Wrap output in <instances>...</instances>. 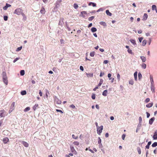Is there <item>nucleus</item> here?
Segmentation results:
<instances>
[{
    "instance_id": "obj_37",
    "label": "nucleus",
    "mask_w": 157,
    "mask_h": 157,
    "mask_svg": "<svg viewBox=\"0 0 157 157\" xmlns=\"http://www.w3.org/2000/svg\"><path fill=\"white\" fill-rule=\"evenodd\" d=\"M73 6L75 9H77L78 8V5L76 3H75L74 4Z\"/></svg>"
},
{
    "instance_id": "obj_7",
    "label": "nucleus",
    "mask_w": 157,
    "mask_h": 157,
    "mask_svg": "<svg viewBox=\"0 0 157 157\" xmlns=\"http://www.w3.org/2000/svg\"><path fill=\"white\" fill-rule=\"evenodd\" d=\"M70 149L72 152L75 155L77 154V152L74 149V148L73 147L71 146Z\"/></svg>"
},
{
    "instance_id": "obj_46",
    "label": "nucleus",
    "mask_w": 157,
    "mask_h": 157,
    "mask_svg": "<svg viewBox=\"0 0 157 157\" xmlns=\"http://www.w3.org/2000/svg\"><path fill=\"white\" fill-rule=\"evenodd\" d=\"M91 98L93 99H95V94H92Z\"/></svg>"
},
{
    "instance_id": "obj_4",
    "label": "nucleus",
    "mask_w": 157,
    "mask_h": 157,
    "mask_svg": "<svg viewBox=\"0 0 157 157\" xmlns=\"http://www.w3.org/2000/svg\"><path fill=\"white\" fill-rule=\"evenodd\" d=\"M15 102H13L11 104L10 106V107L9 111V113H10L14 109V106H15Z\"/></svg>"
},
{
    "instance_id": "obj_51",
    "label": "nucleus",
    "mask_w": 157,
    "mask_h": 157,
    "mask_svg": "<svg viewBox=\"0 0 157 157\" xmlns=\"http://www.w3.org/2000/svg\"><path fill=\"white\" fill-rule=\"evenodd\" d=\"M4 19L5 21H6L8 20V17L6 16H4Z\"/></svg>"
},
{
    "instance_id": "obj_10",
    "label": "nucleus",
    "mask_w": 157,
    "mask_h": 157,
    "mask_svg": "<svg viewBox=\"0 0 157 157\" xmlns=\"http://www.w3.org/2000/svg\"><path fill=\"white\" fill-rule=\"evenodd\" d=\"M147 14L146 13H144L143 17V20L144 21H146L147 19Z\"/></svg>"
},
{
    "instance_id": "obj_21",
    "label": "nucleus",
    "mask_w": 157,
    "mask_h": 157,
    "mask_svg": "<svg viewBox=\"0 0 157 157\" xmlns=\"http://www.w3.org/2000/svg\"><path fill=\"white\" fill-rule=\"evenodd\" d=\"M106 14L108 16H112V13H110L109 10H106L105 11Z\"/></svg>"
},
{
    "instance_id": "obj_39",
    "label": "nucleus",
    "mask_w": 157,
    "mask_h": 157,
    "mask_svg": "<svg viewBox=\"0 0 157 157\" xmlns=\"http://www.w3.org/2000/svg\"><path fill=\"white\" fill-rule=\"evenodd\" d=\"M157 146V142H155L152 145V146L153 147H155Z\"/></svg>"
},
{
    "instance_id": "obj_42",
    "label": "nucleus",
    "mask_w": 157,
    "mask_h": 157,
    "mask_svg": "<svg viewBox=\"0 0 157 157\" xmlns=\"http://www.w3.org/2000/svg\"><path fill=\"white\" fill-rule=\"evenodd\" d=\"M72 137L75 139H77L78 138V136H75L74 134L72 135Z\"/></svg>"
},
{
    "instance_id": "obj_27",
    "label": "nucleus",
    "mask_w": 157,
    "mask_h": 157,
    "mask_svg": "<svg viewBox=\"0 0 157 157\" xmlns=\"http://www.w3.org/2000/svg\"><path fill=\"white\" fill-rule=\"evenodd\" d=\"M86 12L85 11H82L81 13V16L84 17L85 16L84 15V14H86Z\"/></svg>"
},
{
    "instance_id": "obj_54",
    "label": "nucleus",
    "mask_w": 157,
    "mask_h": 157,
    "mask_svg": "<svg viewBox=\"0 0 157 157\" xmlns=\"http://www.w3.org/2000/svg\"><path fill=\"white\" fill-rule=\"evenodd\" d=\"M128 52L130 54H133L132 50H128Z\"/></svg>"
},
{
    "instance_id": "obj_29",
    "label": "nucleus",
    "mask_w": 157,
    "mask_h": 157,
    "mask_svg": "<svg viewBox=\"0 0 157 157\" xmlns=\"http://www.w3.org/2000/svg\"><path fill=\"white\" fill-rule=\"evenodd\" d=\"M21 15H22V16L23 17V21H25L26 19V16H25V14L24 13H23Z\"/></svg>"
},
{
    "instance_id": "obj_64",
    "label": "nucleus",
    "mask_w": 157,
    "mask_h": 157,
    "mask_svg": "<svg viewBox=\"0 0 157 157\" xmlns=\"http://www.w3.org/2000/svg\"><path fill=\"white\" fill-rule=\"evenodd\" d=\"M98 86H96L95 88H94L93 90L94 91H95L97 89H98Z\"/></svg>"
},
{
    "instance_id": "obj_63",
    "label": "nucleus",
    "mask_w": 157,
    "mask_h": 157,
    "mask_svg": "<svg viewBox=\"0 0 157 157\" xmlns=\"http://www.w3.org/2000/svg\"><path fill=\"white\" fill-rule=\"evenodd\" d=\"M104 74H105L104 73V72L102 73V72H101L100 73V77H101L103 75H104Z\"/></svg>"
},
{
    "instance_id": "obj_30",
    "label": "nucleus",
    "mask_w": 157,
    "mask_h": 157,
    "mask_svg": "<svg viewBox=\"0 0 157 157\" xmlns=\"http://www.w3.org/2000/svg\"><path fill=\"white\" fill-rule=\"evenodd\" d=\"M137 150L138 152V154H141V150L140 147H138L137 148Z\"/></svg>"
},
{
    "instance_id": "obj_25",
    "label": "nucleus",
    "mask_w": 157,
    "mask_h": 157,
    "mask_svg": "<svg viewBox=\"0 0 157 157\" xmlns=\"http://www.w3.org/2000/svg\"><path fill=\"white\" fill-rule=\"evenodd\" d=\"M91 30L93 33H94L97 31V29L95 27H92L91 28Z\"/></svg>"
},
{
    "instance_id": "obj_23",
    "label": "nucleus",
    "mask_w": 157,
    "mask_h": 157,
    "mask_svg": "<svg viewBox=\"0 0 157 157\" xmlns=\"http://www.w3.org/2000/svg\"><path fill=\"white\" fill-rule=\"evenodd\" d=\"M137 71H136L134 74L135 79L136 81L137 80Z\"/></svg>"
},
{
    "instance_id": "obj_35",
    "label": "nucleus",
    "mask_w": 157,
    "mask_h": 157,
    "mask_svg": "<svg viewBox=\"0 0 157 157\" xmlns=\"http://www.w3.org/2000/svg\"><path fill=\"white\" fill-rule=\"evenodd\" d=\"M3 78H7L6 75V74L5 72H2Z\"/></svg>"
},
{
    "instance_id": "obj_8",
    "label": "nucleus",
    "mask_w": 157,
    "mask_h": 157,
    "mask_svg": "<svg viewBox=\"0 0 157 157\" xmlns=\"http://www.w3.org/2000/svg\"><path fill=\"white\" fill-rule=\"evenodd\" d=\"M9 141V139L7 137H5L3 139V141L5 144H6Z\"/></svg>"
},
{
    "instance_id": "obj_36",
    "label": "nucleus",
    "mask_w": 157,
    "mask_h": 157,
    "mask_svg": "<svg viewBox=\"0 0 157 157\" xmlns=\"http://www.w3.org/2000/svg\"><path fill=\"white\" fill-rule=\"evenodd\" d=\"M141 67L142 68L145 69L146 67V65L145 64L143 63L141 65Z\"/></svg>"
},
{
    "instance_id": "obj_24",
    "label": "nucleus",
    "mask_w": 157,
    "mask_h": 157,
    "mask_svg": "<svg viewBox=\"0 0 157 157\" xmlns=\"http://www.w3.org/2000/svg\"><path fill=\"white\" fill-rule=\"evenodd\" d=\"M88 5L89 6L92 5L93 7H95L96 6V4L95 3L92 2L89 3Z\"/></svg>"
},
{
    "instance_id": "obj_50",
    "label": "nucleus",
    "mask_w": 157,
    "mask_h": 157,
    "mask_svg": "<svg viewBox=\"0 0 157 157\" xmlns=\"http://www.w3.org/2000/svg\"><path fill=\"white\" fill-rule=\"evenodd\" d=\"M143 39V38L142 37H139L138 38L139 41L140 43H141L142 42V41Z\"/></svg>"
},
{
    "instance_id": "obj_56",
    "label": "nucleus",
    "mask_w": 157,
    "mask_h": 157,
    "mask_svg": "<svg viewBox=\"0 0 157 157\" xmlns=\"http://www.w3.org/2000/svg\"><path fill=\"white\" fill-rule=\"evenodd\" d=\"M149 101H150V99L149 98H147L145 100V102L146 103H147Z\"/></svg>"
},
{
    "instance_id": "obj_44",
    "label": "nucleus",
    "mask_w": 157,
    "mask_h": 157,
    "mask_svg": "<svg viewBox=\"0 0 157 157\" xmlns=\"http://www.w3.org/2000/svg\"><path fill=\"white\" fill-rule=\"evenodd\" d=\"M90 55L92 57H93L94 55V52H91L90 54Z\"/></svg>"
},
{
    "instance_id": "obj_22",
    "label": "nucleus",
    "mask_w": 157,
    "mask_h": 157,
    "mask_svg": "<svg viewBox=\"0 0 157 157\" xmlns=\"http://www.w3.org/2000/svg\"><path fill=\"white\" fill-rule=\"evenodd\" d=\"M140 58L143 62H144L146 61V58L144 56H141Z\"/></svg>"
},
{
    "instance_id": "obj_13",
    "label": "nucleus",
    "mask_w": 157,
    "mask_h": 157,
    "mask_svg": "<svg viewBox=\"0 0 157 157\" xmlns=\"http://www.w3.org/2000/svg\"><path fill=\"white\" fill-rule=\"evenodd\" d=\"M22 144L23 145L26 147H28L29 146L28 144L25 141H22Z\"/></svg>"
},
{
    "instance_id": "obj_11",
    "label": "nucleus",
    "mask_w": 157,
    "mask_h": 157,
    "mask_svg": "<svg viewBox=\"0 0 157 157\" xmlns=\"http://www.w3.org/2000/svg\"><path fill=\"white\" fill-rule=\"evenodd\" d=\"M38 106L39 105L38 104H36L33 108L34 111H35L38 108Z\"/></svg>"
},
{
    "instance_id": "obj_43",
    "label": "nucleus",
    "mask_w": 157,
    "mask_h": 157,
    "mask_svg": "<svg viewBox=\"0 0 157 157\" xmlns=\"http://www.w3.org/2000/svg\"><path fill=\"white\" fill-rule=\"evenodd\" d=\"M129 83L131 85H133L134 83L133 81L132 80H130L129 81Z\"/></svg>"
},
{
    "instance_id": "obj_59",
    "label": "nucleus",
    "mask_w": 157,
    "mask_h": 157,
    "mask_svg": "<svg viewBox=\"0 0 157 157\" xmlns=\"http://www.w3.org/2000/svg\"><path fill=\"white\" fill-rule=\"evenodd\" d=\"M56 110L57 112H60L61 113H63V111L61 110H59V109H56Z\"/></svg>"
},
{
    "instance_id": "obj_55",
    "label": "nucleus",
    "mask_w": 157,
    "mask_h": 157,
    "mask_svg": "<svg viewBox=\"0 0 157 157\" xmlns=\"http://www.w3.org/2000/svg\"><path fill=\"white\" fill-rule=\"evenodd\" d=\"M61 101L59 100L58 99L57 102V103L58 104H61Z\"/></svg>"
},
{
    "instance_id": "obj_15",
    "label": "nucleus",
    "mask_w": 157,
    "mask_h": 157,
    "mask_svg": "<svg viewBox=\"0 0 157 157\" xmlns=\"http://www.w3.org/2000/svg\"><path fill=\"white\" fill-rule=\"evenodd\" d=\"M151 91L153 92L154 93L155 91V86H154V84H151Z\"/></svg>"
},
{
    "instance_id": "obj_60",
    "label": "nucleus",
    "mask_w": 157,
    "mask_h": 157,
    "mask_svg": "<svg viewBox=\"0 0 157 157\" xmlns=\"http://www.w3.org/2000/svg\"><path fill=\"white\" fill-rule=\"evenodd\" d=\"M19 59V58H16L13 61V62L14 63H15L17 61V60H18Z\"/></svg>"
},
{
    "instance_id": "obj_28",
    "label": "nucleus",
    "mask_w": 157,
    "mask_h": 157,
    "mask_svg": "<svg viewBox=\"0 0 157 157\" xmlns=\"http://www.w3.org/2000/svg\"><path fill=\"white\" fill-rule=\"evenodd\" d=\"M99 23L101 25L104 26H106V24L105 22L101 21Z\"/></svg>"
},
{
    "instance_id": "obj_47",
    "label": "nucleus",
    "mask_w": 157,
    "mask_h": 157,
    "mask_svg": "<svg viewBox=\"0 0 157 157\" xmlns=\"http://www.w3.org/2000/svg\"><path fill=\"white\" fill-rule=\"evenodd\" d=\"M117 79H118V80L119 81L120 80V74L119 73H117Z\"/></svg>"
},
{
    "instance_id": "obj_45",
    "label": "nucleus",
    "mask_w": 157,
    "mask_h": 157,
    "mask_svg": "<svg viewBox=\"0 0 157 157\" xmlns=\"http://www.w3.org/2000/svg\"><path fill=\"white\" fill-rule=\"evenodd\" d=\"M138 75L139 79L140 80L142 78V75L140 73H138Z\"/></svg>"
},
{
    "instance_id": "obj_9",
    "label": "nucleus",
    "mask_w": 157,
    "mask_h": 157,
    "mask_svg": "<svg viewBox=\"0 0 157 157\" xmlns=\"http://www.w3.org/2000/svg\"><path fill=\"white\" fill-rule=\"evenodd\" d=\"M11 6V5H10L6 3V6L3 7V9L4 10H6L8 8L10 7Z\"/></svg>"
},
{
    "instance_id": "obj_5",
    "label": "nucleus",
    "mask_w": 157,
    "mask_h": 157,
    "mask_svg": "<svg viewBox=\"0 0 157 157\" xmlns=\"http://www.w3.org/2000/svg\"><path fill=\"white\" fill-rule=\"evenodd\" d=\"M129 41L132 44L135 46H136L137 45V44L136 43V41L135 40L131 39L129 40Z\"/></svg>"
},
{
    "instance_id": "obj_14",
    "label": "nucleus",
    "mask_w": 157,
    "mask_h": 157,
    "mask_svg": "<svg viewBox=\"0 0 157 157\" xmlns=\"http://www.w3.org/2000/svg\"><path fill=\"white\" fill-rule=\"evenodd\" d=\"M155 120V118L154 117H153L152 118H151V119H150L149 121V123L150 124H152L153 123V122Z\"/></svg>"
},
{
    "instance_id": "obj_62",
    "label": "nucleus",
    "mask_w": 157,
    "mask_h": 157,
    "mask_svg": "<svg viewBox=\"0 0 157 157\" xmlns=\"http://www.w3.org/2000/svg\"><path fill=\"white\" fill-rule=\"evenodd\" d=\"M80 70H82V71H83L84 70V68H83V67L82 66H81L80 67Z\"/></svg>"
},
{
    "instance_id": "obj_31",
    "label": "nucleus",
    "mask_w": 157,
    "mask_h": 157,
    "mask_svg": "<svg viewBox=\"0 0 157 157\" xmlns=\"http://www.w3.org/2000/svg\"><path fill=\"white\" fill-rule=\"evenodd\" d=\"M147 42V41L146 40H144L142 41V45L143 46H145Z\"/></svg>"
},
{
    "instance_id": "obj_52",
    "label": "nucleus",
    "mask_w": 157,
    "mask_h": 157,
    "mask_svg": "<svg viewBox=\"0 0 157 157\" xmlns=\"http://www.w3.org/2000/svg\"><path fill=\"white\" fill-rule=\"evenodd\" d=\"M87 76V77H89V76H90L91 77H92L93 76V74L92 73V74H88L87 73H86Z\"/></svg>"
},
{
    "instance_id": "obj_58",
    "label": "nucleus",
    "mask_w": 157,
    "mask_h": 157,
    "mask_svg": "<svg viewBox=\"0 0 157 157\" xmlns=\"http://www.w3.org/2000/svg\"><path fill=\"white\" fill-rule=\"evenodd\" d=\"M111 76V74L109 73L108 74V77L109 78V79L110 80L111 79V78H110V77Z\"/></svg>"
},
{
    "instance_id": "obj_38",
    "label": "nucleus",
    "mask_w": 157,
    "mask_h": 157,
    "mask_svg": "<svg viewBox=\"0 0 157 157\" xmlns=\"http://www.w3.org/2000/svg\"><path fill=\"white\" fill-rule=\"evenodd\" d=\"M73 144L75 145L78 146L79 144V143L78 141H75L73 143Z\"/></svg>"
},
{
    "instance_id": "obj_1",
    "label": "nucleus",
    "mask_w": 157,
    "mask_h": 157,
    "mask_svg": "<svg viewBox=\"0 0 157 157\" xmlns=\"http://www.w3.org/2000/svg\"><path fill=\"white\" fill-rule=\"evenodd\" d=\"M14 14H16L17 15H22L23 13V10L21 9L18 8L16 9L13 12Z\"/></svg>"
},
{
    "instance_id": "obj_34",
    "label": "nucleus",
    "mask_w": 157,
    "mask_h": 157,
    "mask_svg": "<svg viewBox=\"0 0 157 157\" xmlns=\"http://www.w3.org/2000/svg\"><path fill=\"white\" fill-rule=\"evenodd\" d=\"M25 71L22 70L20 71V75H21L23 76L25 74Z\"/></svg>"
},
{
    "instance_id": "obj_2",
    "label": "nucleus",
    "mask_w": 157,
    "mask_h": 157,
    "mask_svg": "<svg viewBox=\"0 0 157 157\" xmlns=\"http://www.w3.org/2000/svg\"><path fill=\"white\" fill-rule=\"evenodd\" d=\"M61 2V0H58L56 2V6L54 8V10L55 11H56V10H57V9L59 7L60 4Z\"/></svg>"
},
{
    "instance_id": "obj_6",
    "label": "nucleus",
    "mask_w": 157,
    "mask_h": 157,
    "mask_svg": "<svg viewBox=\"0 0 157 157\" xmlns=\"http://www.w3.org/2000/svg\"><path fill=\"white\" fill-rule=\"evenodd\" d=\"M0 117H4L5 113H6L5 111L4 110H2L0 111Z\"/></svg>"
},
{
    "instance_id": "obj_48",
    "label": "nucleus",
    "mask_w": 157,
    "mask_h": 157,
    "mask_svg": "<svg viewBox=\"0 0 157 157\" xmlns=\"http://www.w3.org/2000/svg\"><path fill=\"white\" fill-rule=\"evenodd\" d=\"M94 16H91L89 18V21H92L94 18Z\"/></svg>"
},
{
    "instance_id": "obj_41",
    "label": "nucleus",
    "mask_w": 157,
    "mask_h": 157,
    "mask_svg": "<svg viewBox=\"0 0 157 157\" xmlns=\"http://www.w3.org/2000/svg\"><path fill=\"white\" fill-rule=\"evenodd\" d=\"M30 109V107H27L24 109V111L25 112H26L29 111Z\"/></svg>"
},
{
    "instance_id": "obj_57",
    "label": "nucleus",
    "mask_w": 157,
    "mask_h": 157,
    "mask_svg": "<svg viewBox=\"0 0 157 157\" xmlns=\"http://www.w3.org/2000/svg\"><path fill=\"white\" fill-rule=\"evenodd\" d=\"M70 107L72 109H75V106L73 104L71 105L70 106Z\"/></svg>"
},
{
    "instance_id": "obj_33",
    "label": "nucleus",
    "mask_w": 157,
    "mask_h": 157,
    "mask_svg": "<svg viewBox=\"0 0 157 157\" xmlns=\"http://www.w3.org/2000/svg\"><path fill=\"white\" fill-rule=\"evenodd\" d=\"M156 9V6L155 5H153L152 6V9L153 10H155Z\"/></svg>"
},
{
    "instance_id": "obj_12",
    "label": "nucleus",
    "mask_w": 157,
    "mask_h": 157,
    "mask_svg": "<svg viewBox=\"0 0 157 157\" xmlns=\"http://www.w3.org/2000/svg\"><path fill=\"white\" fill-rule=\"evenodd\" d=\"M153 138L154 140H156L157 139V130H156L154 133L153 136Z\"/></svg>"
},
{
    "instance_id": "obj_53",
    "label": "nucleus",
    "mask_w": 157,
    "mask_h": 157,
    "mask_svg": "<svg viewBox=\"0 0 157 157\" xmlns=\"http://www.w3.org/2000/svg\"><path fill=\"white\" fill-rule=\"evenodd\" d=\"M63 24V20L61 19L59 21V25H62Z\"/></svg>"
},
{
    "instance_id": "obj_26",
    "label": "nucleus",
    "mask_w": 157,
    "mask_h": 157,
    "mask_svg": "<svg viewBox=\"0 0 157 157\" xmlns=\"http://www.w3.org/2000/svg\"><path fill=\"white\" fill-rule=\"evenodd\" d=\"M153 105V103H149L146 106L147 108H150Z\"/></svg>"
},
{
    "instance_id": "obj_40",
    "label": "nucleus",
    "mask_w": 157,
    "mask_h": 157,
    "mask_svg": "<svg viewBox=\"0 0 157 157\" xmlns=\"http://www.w3.org/2000/svg\"><path fill=\"white\" fill-rule=\"evenodd\" d=\"M26 94V92L25 90L22 91L21 92V94L22 95H25Z\"/></svg>"
},
{
    "instance_id": "obj_3",
    "label": "nucleus",
    "mask_w": 157,
    "mask_h": 157,
    "mask_svg": "<svg viewBox=\"0 0 157 157\" xmlns=\"http://www.w3.org/2000/svg\"><path fill=\"white\" fill-rule=\"evenodd\" d=\"M97 133L100 135L103 129V126L101 125L97 128Z\"/></svg>"
},
{
    "instance_id": "obj_61",
    "label": "nucleus",
    "mask_w": 157,
    "mask_h": 157,
    "mask_svg": "<svg viewBox=\"0 0 157 157\" xmlns=\"http://www.w3.org/2000/svg\"><path fill=\"white\" fill-rule=\"evenodd\" d=\"M125 135L124 134H123L122 136V139L123 140H124V138H125Z\"/></svg>"
},
{
    "instance_id": "obj_32",
    "label": "nucleus",
    "mask_w": 157,
    "mask_h": 157,
    "mask_svg": "<svg viewBox=\"0 0 157 157\" xmlns=\"http://www.w3.org/2000/svg\"><path fill=\"white\" fill-rule=\"evenodd\" d=\"M105 9V8H100L99 9H98L97 11V12H99L100 11H103V10H104Z\"/></svg>"
},
{
    "instance_id": "obj_20",
    "label": "nucleus",
    "mask_w": 157,
    "mask_h": 157,
    "mask_svg": "<svg viewBox=\"0 0 157 157\" xmlns=\"http://www.w3.org/2000/svg\"><path fill=\"white\" fill-rule=\"evenodd\" d=\"M150 80L151 82V84H154V81L153 79V76L152 75H150Z\"/></svg>"
},
{
    "instance_id": "obj_18",
    "label": "nucleus",
    "mask_w": 157,
    "mask_h": 157,
    "mask_svg": "<svg viewBox=\"0 0 157 157\" xmlns=\"http://www.w3.org/2000/svg\"><path fill=\"white\" fill-rule=\"evenodd\" d=\"M45 9L44 7H42L40 10V12L42 14H44L45 13Z\"/></svg>"
},
{
    "instance_id": "obj_19",
    "label": "nucleus",
    "mask_w": 157,
    "mask_h": 157,
    "mask_svg": "<svg viewBox=\"0 0 157 157\" xmlns=\"http://www.w3.org/2000/svg\"><path fill=\"white\" fill-rule=\"evenodd\" d=\"M103 80L102 79H101L100 80L99 82L98 85V87L100 86H101V85L103 83Z\"/></svg>"
},
{
    "instance_id": "obj_16",
    "label": "nucleus",
    "mask_w": 157,
    "mask_h": 157,
    "mask_svg": "<svg viewBox=\"0 0 157 157\" xmlns=\"http://www.w3.org/2000/svg\"><path fill=\"white\" fill-rule=\"evenodd\" d=\"M108 91L107 90H105L103 92L102 94L104 96H106L107 95Z\"/></svg>"
},
{
    "instance_id": "obj_17",
    "label": "nucleus",
    "mask_w": 157,
    "mask_h": 157,
    "mask_svg": "<svg viewBox=\"0 0 157 157\" xmlns=\"http://www.w3.org/2000/svg\"><path fill=\"white\" fill-rule=\"evenodd\" d=\"M3 80L4 82L6 85L8 84V80L7 79V78H3Z\"/></svg>"
},
{
    "instance_id": "obj_49",
    "label": "nucleus",
    "mask_w": 157,
    "mask_h": 157,
    "mask_svg": "<svg viewBox=\"0 0 157 157\" xmlns=\"http://www.w3.org/2000/svg\"><path fill=\"white\" fill-rule=\"evenodd\" d=\"M98 144H101V138H100V137H98Z\"/></svg>"
}]
</instances>
